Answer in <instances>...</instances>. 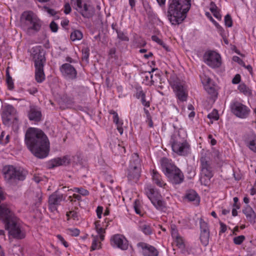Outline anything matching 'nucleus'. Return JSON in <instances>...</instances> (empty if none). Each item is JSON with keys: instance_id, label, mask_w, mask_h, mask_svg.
<instances>
[{"instance_id": "nucleus-60", "label": "nucleus", "mask_w": 256, "mask_h": 256, "mask_svg": "<svg viewBox=\"0 0 256 256\" xmlns=\"http://www.w3.org/2000/svg\"><path fill=\"white\" fill-rule=\"evenodd\" d=\"M210 6V10L212 13H213L214 12L218 10L217 6L214 2H211Z\"/></svg>"}, {"instance_id": "nucleus-51", "label": "nucleus", "mask_w": 256, "mask_h": 256, "mask_svg": "<svg viewBox=\"0 0 256 256\" xmlns=\"http://www.w3.org/2000/svg\"><path fill=\"white\" fill-rule=\"evenodd\" d=\"M58 239L63 244V245L66 247L68 248V243L64 240V238L60 234H58L56 236Z\"/></svg>"}, {"instance_id": "nucleus-46", "label": "nucleus", "mask_w": 256, "mask_h": 256, "mask_svg": "<svg viewBox=\"0 0 256 256\" xmlns=\"http://www.w3.org/2000/svg\"><path fill=\"white\" fill-rule=\"evenodd\" d=\"M200 78L202 82L204 84H208L211 81V79L206 75L200 76Z\"/></svg>"}, {"instance_id": "nucleus-33", "label": "nucleus", "mask_w": 256, "mask_h": 256, "mask_svg": "<svg viewBox=\"0 0 256 256\" xmlns=\"http://www.w3.org/2000/svg\"><path fill=\"white\" fill-rule=\"evenodd\" d=\"M67 234L72 236H78L80 234V230L77 228H68L66 229Z\"/></svg>"}, {"instance_id": "nucleus-35", "label": "nucleus", "mask_w": 256, "mask_h": 256, "mask_svg": "<svg viewBox=\"0 0 256 256\" xmlns=\"http://www.w3.org/2000/svg\"><path fill=\"white\" fill-rule=\"evenodd\" d=\"M50 168H54L59 166H62V160L60 158H58L54 160H52L50 162Z\"/></svg>"}, {"instance_id": "nucleus-48", "label": "nucleus", "mask_w": 256, "mask_h": 256, "mask_svg": "<svg viewBox=\"0 0 256 256\" xmlns=\"http://www.w3.org/2000/svg\"><path fill=\"white\" fill-rule=\"evenodd\" d=\"M232 60L238 62L242 66H245V64L244 61L238 56H234L232 57Z\"/></svg>"}, {"instance_id": "nucleus-17", "label": "nucleus", "mask_w": 256, "mask_h": 256, "mask_svg": "<svg viewBox=\"0 0 256 256\" xmlns=\"http://www.w3.org/2000/svg\"><path fill=\"white\" fill-rule=\"evenodd\" d=\"M205 62L212 68H218L221 66V57L217 52L210 51L204 56Z\"/></svg>"}, {"instance_id": "nucleus-62", "label": "nucleus", "mask_w": 256, "mask_h": 256, "mask_svg": "<svg viewBox=\"0 0 256 256\" xmlns=\"http://www.w3.org/2000/svg\"><path fill=\"white\" fill-rule=\"evenodd\" d=\"M214 16L218 20H221L222 16L218 10H216L212 13Z\"/></svg>"}, {"instance_id": "nucleus-19", "label": "nucleus", "mask_w": 256, "mask_h": 256, "mask_svg": "<svg viewBox=\"0 0 256 256\" xmlns=\"http://www.w3.org/2000/svg\"><path fill=\"white\" fill-rule=\"evenodd\" d=\"M138 248H141V252L143 256H158V250L153 246L144 242H138L136 244Z\"/></svg>"}, {"instance_id": "nucleus-47", "label": "nucleus", "mask_w": 256, "mask_h": 256, "mask_svg": "<svg viewBox=\"0 0 256 256\" xmlns=\"http://www.w3.org/2000/svg\"><path fill=\"white\" fill-rule=\"evenodd\" d=\"M66 216L68 217V220L70 217L74 220L76 218H77L78 214L76 212L74 211H70L66 212Z\"/></svg>"}, {"instance_id": "nucleus-43", "label": "nucleus", "mask_w": 256, "mask_h": 256, "mask_svg": "<svg viewBox=\"0 0 256 256\" xmlns=\"http://www.w3.org/2000/svg\"><path fill=\"white\" fill-rule=\"evenodd\" d=\"M248 147L252 150L256 152V138L250 142Z\"/></svg>"}, {"instance_id": "nucleus-4", "label": "nucleus", "mask_w": 256, "mask_h": 256, "mask_svg": "<svg viewBox=\"0 0 256 256\" xmlns=\"http://www.w3.org/2000/svg\"><path fill=\"white\" fill-rule=\"evenodd\" d=\"M21 26L29 35L33 34L40 30L42 22L32 11H25L20 18Z\"/></svg>"}, {"instance_id": "nucleus-29", "label": "nucleus", "mask_w": 256, "mask_h": 256, "mask_svg": "<svg viewBox=\"0 0 256 256\" xmlns=\"http://www.w3.org/2000/svg\"><path fill=\"white\" fill-rule=\"evenodd\" d=\"M210 238V232H201L200 240L204 246H206L208 244Z\"/></svg>"}, {"instance_id": "nucleus-44", "label": "nucleus", "mask_w": 256, "mask_h": 256, "mask_svg": "<svg viewBox=\"0 0 256 256\" xmlns=\"http://www.w3.org/2000/svg\"><path fill=\"white\" fill-rule=\"evenodd\" d=\"M216 24L215 25V26L218 32L222 37H224V36H225L224 29L218 23H216Z\"/></svg>"}, {"instance_id": "nucleus-34", "label": "nucleus", "mask_w": 256, "mask_h": 256, "mask_svg": "<svg viewBox=\"0 0 256 256\" xmlns=\"http://www.w3.org/2000/svg\"><path fill=\"white\" fill-rule=\"evenodd\" d=\"M140 230L146 234L150 235L152 233L150 226L147 224H142L140 226Z\"/></svg>"}, {"instance_id": "nucleus-31", "label": "nucleus", "mask_w": 256, "mask_h": 256, "mask_svg": "<svg viewBox=\"0 0 256 256\" xmlns=\"http://www.w3.org/2000/svg\"><path fill=\"white\" fill-rule=\"evenodd\" d=\"M116 32L118 35V38L120 40L126 42H128L129 40V38L127 36L126 33L118 30H116Z\"/></svg>"}, {"instance_id": "nucleus-50", "label": "nucleus", "mask_w": 256, "mask_h": 256, "mask_svg": "<svg viewBox=\"0 0 256 256\" xmlns=\"http://www.w3.org/2000/svg\"><path fill=\"white\" fill-rule=\"evenodd\" d=\"M241 80L240 75L239 74H236L235 75L234 78L232 80V83L233 84H238L240 82Z\"/></svg>"}, {"instance_id": "nucleus-42", "label": "nucleus", "mask_w": 256, "mask_h": 256, "mask_svg": "<svg viewBox=\"0 0 256 256\" xmlns=\"http://www.w3.org/2000/svg\"><path fill=\"white\" fill-rule=\"evenodd\" d=\"M136 96L138 99L142 98L143 96H146V94L143 92L141 88H136Z\"/></svg>"}, {"instance_id": "nucleus-64", "label": "nucleus", "mask_w": 256, "mask_h": 256, "mask_svg": "<svg viewBox=\"0 0 256 256\" xmlns=\"http://www.w3.org/2000/svg\"><path fill=\"white\" fill-rule=\"evenodd\" d=\"M73 198L74 199V202L76 201V200L78 201H81L82 200V196L80 194H74L72 196Z\"/></svg>"}, {"instance_id": "nucleus-5", "label": "nucleus", "mask_w": 256, "mask_h": 256, "mask_svg": "<svg viewBox=\"0 0 256 256\" xmlns=\"http://www.w3.org/2000/svg\"><path fill=\"white\" fill-rule=\"evenodd\" d=\"M141 167V160L136 153H134L127 169L126 176L129 182H136L138 180L140 176Z\"/></svg>"}, {"instance_id": "nucleus-9", "label": "nucleus", "mask_w": 256, "mask_h": 256, "mask_svg": "<svg viewBox=\"0 0 256 256\" xmlns=\"http://www.w3.org/2000/svg\"><path fill=\"white\" fill-rule=\"evenodd\" d=\"M4 225L5 229L8 232L9 236H12L14 238L22 240L25 238V232L22 228L19 220L17 217L6 222Z\"/></svg>"}, {"instance_id": "nucleus-23", "label": "nucleus", "mask_w": 256, "mask_h": 256, "mask_svg": "<svg viewBox=\"0 0 256 256\" xmlns=\"http://www.w3.org/2000/svg\"><path fill=\"white\" fill-rule=\"evenodd\" d=\"M35 70V79L38 82L41 83L45 80V74L44 70V65L40 64L38 66H34Z\"/></svg>"}, {"instance_id": "nucleus-20", "label": "nucleus", "mask_w": 256, "mask_h": 256, "mask_svg": "<svg viewBox=\"0 0 256 256\" xmlns=\"http://www.w3.org/2000/svg\"><path fill=\"white\" fill-rule=\"evenodd\" d=\"M110 244L113 247H116L122 250H126L128 248L127 240L122 235L120 234L112 236Z\"/></svg>"}, {"instance_id": "nucleus-2", "label": "nucleus", "mask_w": 256, "mask_h": 256, "mask_svg": "<svg viewBox=\"0 0 256 256\" xmlns=\"http://www.w3.org/2000/svg\"><path fill=\"white\" fill-rule=\"evenodd\" d=\"M191 0H168L167 17L172 25H179L187 16Z\"/></svg>"}, {"instance_id": "nucleus-13", "label": "nucleus", "mask_w": 256, "mask_h": 256, "mask_svg": "<svg viewBox=\"0 0 256 256\" xmlns=\"http://www.w3.org/2000/svg\"><path fill=\"white\" fill-rule=\"evenodd\" d=\"M76 10L84 18H90L95 14L94 6L88 4L84 0H76L74 2Z\"/></svg>"}, {"instance_id": "nucleus-40", "label": "nucleus", "mask_w": 256, "mask_h": 256, "mask_svg": "<svg viewBox=\"0 0 256 256\" xmlns=\"http://www.w3.org/2000/svg\"><path fill=\"white\" fill-rule=\"evenodd\" d=\"M208 118L214 120H218L219 118L218 112L216 110H213L212 112L208 115Z\"/></svg>"}, {"instance_id": "nucleus-45", "label": "nucleus", "mask_w": 256, "mask_h": 256, "mask_svg": "<svg viewBox=\"0 0 256 256\" xmlns=\"http://www.w3.org/2000/svg\"><path fill=\"white\" fill-rule=\"evenodd\" d=\"M216 24L215 25V26L218 32L222 37H224V36H225L224 29L218 23H216Z\"/></svg>"}, {"instance_id": "nucleus-57", "label": "nucleus", "mask_w": 256, "mask_h": 256, "mask_svg": "<svg viewBox=\"0 0 256 256\" xmlns=\"http://www.w3.org/2000/svg\"><path fill=\"white\" fill-rule=\"evenodd\" d=\"M220 234L221 233H224V232H226V226L222 222H220Z\"/></svg>"}, {"instance_id": "nucleus-54", "label": "nucleus", "mask_w": 256, "mask_h": 256, "mask_svg": "<svg viewBox=\"0 0 256 256\" xmlns=\"http://www.w3.org/2000/svg\"><path fill=\"white\" fill-rule=\"evenodd\" d=\"M152 40L160 45H163L164 44L163 41L159 38L156 36H152Z\"/></svg>"}, {"instance_id": "nucleus-36", "label": "nucleus", "mask_w": 256, "mask_h": 256, "mask_svg": "<svg viewBox=\"0 0 256 256\" xmlns=\"http://www.w3.org/2000/svg\"><path fill=\"white\" fill-rule=\"evenodd\" d=\"M200 223L201 232H210L208 225L206 222L203 220L200 219Z\"/></svg>"}, {"instance_id": "nucleus-55", "label": "nucleus", "mask_w": 256, "mask_h": 256, "mask_svg": "<svg viewBox=\"0 0 256 256\" xmlns=\"http://www.w3.org/2000/svg\"><path fill=\"white\" fill-rule=\"evenodd\" d=\"M134 210H135V212H136V214H137L140 216L142 215V211L141 210L140 206L136 204V202H135V204L134 205Z\"/></svg>"}, {"instance_id": "nucleus-52", "label": "nucleus", "mask_w": 256, "mask_h": 256, "mask_svg": "<svg viewBox=\"0 0 256 256\" xmlns=\"http://www.w3.org/2000/svg\"><path fill=\"white\" fill-rule=\"evenodd\" d=\"M47 12L52 16H56L57 12L54 9L50 8L48 7H44Z\"/></svg>"}, {"instance_id": "nucleus-18", "label": "nucleus", "mask_w": 256, "mask_h": 256, "mask_svg": "<svg viewBox=\"0 0 256 256\" xmlns=\"http://www.w3.org/2000/svg\"><path fill=\"white\" fill-rule=\"evenodd\" d=\"M62 76L66 80H73L77 78V71L74 66L69 63L62 64L60 67Z\"/></svg>"}, {"instance_id": "nucleus-63", "label": "nucleus", "mask_w": 256, "mask_h": 256, "mask_svg": "<svg viewBox=\"0 0 256 256\" xmlns=\"http://www.w3.org/2000/svg\"><path fill=\"white\" fill-rule=\"evenodd\" d=\"M96 230L98 233V235H100V234H104L106 232L105 230L102 228H97V230Z\"/></svg>"}, {"instance_id": "nucleus-8", "label": "nucleus", "mask_w": 256, "mask_h": 256, "mask_svg": "<svg viewBox=\"0 0 256 256\" xmlns=\"http://www.w3.org/2000/svg\"><path fill=\"white\" fill-rule=\"evenodd\" d=\"M6 180L9 183L18 180H24L26 176V172L20 168H16L12 166H7L3 168Z\"/></svg>"}, {"instance_id": "nucleus-56", "label": "nucleus", "mask_w": 256, "mask_h": 256, "mask_svg": "<svg viewBox=\"0 0 256 256\" xmlns=\"http://www.w3.org/2000/svg\"><path fill=\"white\" fill-rule=\"evenodd\" d=\"M64 7V12L66 14H70L71 12V7L70 4L68 3H66L65 4Z\"/></svg>"}, {"instance_id": "nucleus-61", "label": "nucleus", "mask_w": 256, "mask_h": 256, "mask_svg": "<svg viewBox=\"0 0 256 256\" xmlns=\"http://www.w3.org/2000/svg\"><path fill=\"white\" fill-rule=\"evenodd\" d=\"M176 242L177 245L178 246L180 247H182L184 246V243L183 242L182 239L178 236L176 237Z\"/></svg>"}, {"instance_id": "nucleus-6", "label": "nucleus", "mask_w": 256, "mask_h": 256, "mask_svg": "<svg viewBox=\"0 0 256 256\" xmlns=\"http://www.w3.org/2000/svg\"><path fill=\"white\" fill-rule=\"evenodd\" d=\"M170 142L172 150L179 156H186L190 152V146L187 140L182 138L180 134L172 136Z\"/></svg>"}, {"instance_id": "nucleus-1", "label": "nucleus", "mask_w": 256, "mask_h": 256, "mask_svg": "<svg viewBox=\"0 0 256 256\" xmlns=\"http://www.w3.org/2000/svg\"><path fill=\"white\" fill-rule=\"evenodd\" d=\"M25 143L28 149L39 158H46L50 150L48 139L40 129L28 128L25 134Z\"/></svg>"}, {"instance_id": "nucleus-32", "label": "nucleus", "mask_w": 256, "mask_h": 256, "mask_svg": "<svg viewBox=\"0 0 256 256\" xmlns=\"http://www.w3.org/2000/svg\"><path fill=\"white\" fill-rule=\"evenodd\" d=\"M70 190H72L73 192H78L83 196H86L88 195V194H89V192L88 190L82 188H74L72 190V189H70V190L68 189L67 190H68V191H69Z\"/></svg>"}, {"instance_id": "nucleus-49", "label": "nucleus", "mask_w": 256, "mask_h": 256, "mask_svg": "<svg viewBox=\"0 0 256 256\" xmlns=\"http://www.w3.org/2000/svg\"><path fill=\"white\" fill-rule=\"evenodd\" d=\"M50 27L52 32H56L58 31V26L54 21L50 22Z\"/></svg>"}, {"instance_id": "nucleus-10", "label": "nucleus", "mask_w": 256, "mask_h": 256, "mask_svg": "<svg viewBox=\"0 0 256 256\" xmlns=\"http://www.w3.org/2000/svg\"><path fill=\"white\" fill-rule=\"evenodd\" d=\"M1 116L3 124L7 126H10L12 124H16L18 120L16 110L10 104L4 106L2 109Z\"/></svg>"}, {"instance_id": "nucleus-25", "label": "nucleus", "mask_w": 256, "mask_h": 256, "mask_svg": "<svg viewBox=\"0 0 256 256\" xmlns=\"http://www.w3.org/2000/svg\"><path fill=\"white\" fill-rule=\"evenodd\" d=\"M185 198L188 199V201L194 202V204L196 205H198L200 202V197L196 192L194 190H191L188 191Z\"/></svg>"}, {"instance_id": "nucleus-27", "label": "nucleus", "mask_w": 256, "mask_h": 256, "mask_svg": "<svg viewBox=\"0 0 256 256\" xmlns=\"http://www.w3.org/2000/svg\"><path fill=\"white\" fill-rule=\"evenodd\" d=\"M6 82L8 90H12L14 88V84L12 78L10 76L8 68L6 70Z\"/></svg>"}, {"instance_id": "nucleus-39", "label": "nucleus", "mask_w": 256, "mask_h": 256, "mask_svg": "<svg viewBox=\"0 0 256 256\" xmlns=\"http://www.w3.org/2000/svg\"><path fill=\"white\" fill-rule=\"evenodd\" d=\"M110 114L113 115V121L116 125L119 124H122V122L119 120V118L117 112L114 110H112Z\"/></svg>"}, {"instance_id": "nucleus-16", "label": "nucleus", "mask_w": 256, "mask_h": 256, "mask_svg": "<svg viewBox=\"0 0 256 256\" xmlns=\"http://www.w3.org/2000/svg\"><path fill=\"white\" fill-rule=\"evenodd\" d=\"M31 56L34 62V66L40 64L44 65L46 61L45 52L42 46L33 47L32 49Z\"/></svg>"}, {"instance_id": "nucleus-21", "label": "nucleus", "mask_w": 256, "mask_h": 256, "mask_svg": "<svg viewBox=\"0 0 256 256\" xmlns=\"http://www.w3.org/2000/svg\"><path fill=\"white\" fill-rule=\"evenodd\" d=\"M28 117L31 121L40 122L42 120V113L40 108L34 104L30 105L28 111Z\"/></svg>"}, {"instance_id": "nucleus-14", "label": "nucleus", "mask_w": 256, "mask_h": 256, "mask_svg": "<svg viewBox=\"0 0 256 256\" xmlns=\"http://www.w3.org/2000/svg\"><path fill=\"white\" fill-rule=\"evenodd\" d=\"M232 112L236 117L246 118L250 114V109L246 105L238 100H233L230 104Z\"/></svg>"}, {"instance_id": "nucleus-41", "label": "nucleus", "mask_w": 256, "mask_h": 256, "mask_svg": "<svg viewBox=\"0 0 256 256\" xmlns=\"http://www.w3.org/2000/svg\"><path fill=\"white\" fill-rule=\"evenodd\" d=\"M244 240L245 236H239L234 238V242L236 244L240 245L242 244Z\"/></svg>"}, {"instance_id": "nucleus-28", "label": "nucleus", "mask_w": 256, "mask_h": 256, "mask_svg": "<svg viewBox=\"0 0 256 256\" xmlns=\"http://www.w3.org/2000/svg\"><path fill=\"white\" fill-rule=\"evenodd\" d=\"M83 37L82 32L80 30H76L70 34V39L72 41L80 40Z\"/></svg>"}, {"instance_id": "nucleus-58", "label": "nucleus", "mask_w": 256, "mask_h": 256, "mask_svg": "<svg viewBox=\"0 0 256 256\" xmlns=\"http://www.w3.org/2000/svg\"><path fill=\"white\" fill-rule=\"evenodd\" d=\"M141 98V102L143 106L146 107L148 108L150 106V104L149 102H147L146 100V96H143Z\"/></svg>"}, {"instance_id": "nucleus-38", "label": "nucleus", "mask_w": 256, "mask_h": 256, "mask_svg": "<svg viewBox=\"0 0 256 256\" xmlns=\"http://www.w3.org/2000/svg\"><path fill=\"white\" fill-rule=\"evenodd\" d=\"M90 56V50L88 48H85L82 50V59L84 60L88 61Z\"/></svg>"}, {"instance_id": "nucleus-59", "label": "nucleus", "mask_w": 256, "mask_h": 256, "mask_svg": "<svg viewBox=\"0 0 256 256\" xmlns=\"http://www.w3.org/2000/svg\"><path fill=\"white\" fill-rule=\"evenodd\" d=\"M102 211H103V208L102 206H98L96 212V214H97L98 218H101V216L102 213Z\"/></svg>"}, {"instance_id": "nucleus-53", "label": "nucleus", "mask_w": 256, "mask_h": 256, "mask_svg": "<svg viewBox=\"0 0 256 256\" xmlns=\"http://www.w3.org/2000/svg\"><path fill=\"white\" fill-rule=\"evenodd\" d=\"M62 165H66L70 163V159L68 156H64L60 158Z\"/></svg>"}, {"instance_id": "nucleus-37", "label": "nucleus", "mask_w": 256, "mask_h": 256, "mask_svg": "<svg viewBox=\"0 0 256 256\" xmlns=\"http://www.w3.org/2000/svg\"><path fill=\"white\" fill-rule=\"evenodd\" d=\"M225 26L230 28L232 26V20L231 16L229 14H227L224 18Z\"/></svg>"}, {"instance_id": "nucleus-22", "label": "nucleus", "mask_w": 256, "mask_h": 256, "mask_svg": "<svg viewBox=\"0 0 256 256\" xmlns=\"http://www.w3.org/2000/svg\"><path fill=\"white\" fill-rule=\"evenodd\" d=\"M243 213L245 214L247 220L250 224L256 222V214L253 209L248 205H246L242 210Z\"/></svg>"}, {"instance_id": "nucleus-11", "label": "nucleus", "mask_w": 256, "mask_h": 256, "mask_svg": "<svg viewBox=\"0 0 256 256\" xmlns=\"http://www.w3.org/2000/svg\"><path fill=\"white\" fill-rule=\"evenodd\" d=\"M145 192L156 209L162 210L166 208V204L162 200V196L157 190L153 188H148L145 190Z\"/></svg>"}, {"instance_id": "nucleus-26", "label": "nucleus", "mask_w": 256, "mask_h": 256, "mask_svg": "<svg viewBox=\"0 0 256 256\" xmlns=\"http://www.w3.org/2000/svg\"><path fill=\"white\" fill-rule=\"evenodd\" d=\"M93 238L92 246L90 247V251H94L100 248L101 242H98V236L92 235Z\"/></svg>"}, {"instance_id": "nucleus-12", "label": "nucleus", "mask_w": 256, "mask_h": 256, "mask_svg": "<svg viewBox=\"0 0 256 256\" xmlns=\"http://www.w3.org/2000/svg\"><path fill=\"white\" fill-rule=\"evenodd\" d=\"M170 82L178 98L182 102L186 101L188 95L186 93L184 82L177 78H170Z\"/></svg>"}, {"instance_id": "nucleus-24", "label": "nucleus", "mask_w": 256, "mask_h": 256, "mask_svg": "<svg viewBox=\"0 0 256 256\" xmlns=\"http://www.w3.org/2000/svg\"><path fill=\"white\" fill-rule=\"evenodd\" d=\"M152 176L154 183L159 187L164 188V186L166 185V184L162 180V176L156 170H152Z\"/></svg>"}, {"instance_id": "nucleus-15", "label": "nucleus", "mask_w": 256, "mask_h": 256, "mask_svg": "<svg viewBox=\"0 0 256 256\" xmlns=\"http://www.w3.org/2000/svg\"><path fill=\"white\" fill-rule=\"evenodd\" d=\"M66 195L59 192L58 190L53 192L48 198V208L54 212L58 210V206L60 204L62 201L66 200Z\"/></svg>"}, {"instance_id": "nucleus-7", "label": "nucleus", "mask_w": 256, "mask_h": 256, "mask_svg": "<svg viewBox=\"0 0 256 256\" xmlns=\"http://www.w3.org/2000/svg\"><path fill=\"white\" fill-rule=\"evenodd\" d=\"M200 180L202 184L208 186L210 179L214 176V170L209 158L206 156H202L200 160Z\"/></svg>"}, {"instance_id": "nucleus-3", "label": "nucleus", "mask_w": 256, "mask_h": 256, "mask_svg": "<svg viewBox=\"0 0 256 256\" xmlns=\"http://www.w3.org/2000/svg\"><path fill=\"white\" fill-rule=\"evenodd\" d=\"M160 164L162 172L172 184H180L184 182V178L182 172L172 160L163 158L160 160Z\"/></svg>"}, {"instance_id": "nucleus-30", "label": "nucleus", "mask_w": 256, "mask_h": 256, "mask_svg": "<svg viewBox=\"0 0 256 256\" xmlns=\"http://www.w3.org/2000/svg\"><path fill=\"white\" fill-rule=\"evenodd\" d=\"M238 90L245 95H250L252 94L250 90L244 84H240L238 86Z\"/></svg>"}]
</instances>
